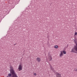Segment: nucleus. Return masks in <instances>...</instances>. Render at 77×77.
Instances as JSON below:
<instances>
[{"instance_id":"12","label":"nucleus","mask_w":77,"mask_h":77,"mask_svg":"<svg viewBox=\"0 0 77 77\" xmlns=\"http://www.w3.org/2000/svg\"><path fill=\"white\" fill-rule=\"evenodd\" d=\"M74 71H77V69H74Z\"/></svg>"},{"instance_id":"9","label":"nucleus","mask_w":77,"mask_h":77,"mask_svg":"<svg viewBox=\"0 0 77 77\" xmlns=\"http://www.w3.org/2000/svg\"><path fill=\"white\" fill-rule=\"evenodd\" d=\"M63 53L64 54H66V51H63Z\"/></svg>"},{"instance_id":"1","label":"nucleus","mask_w":77,"mask_h":77,"mask_svg":"<svg viewBox=\"0 0 77 77\" xmlns=\"http://www.w3.org/2000/svg\"><path fill=\"white\" fill-rule=\"evenodd\" d=\"M10 73L11 74L12 76L11 77H18L16 74V73L14 71V69L12 66H10Z\"/></svg>"},{"instance_id":"2","label":"nucleus","mask_w":77,"mask_h":77,"mask_svg":"<svg viewBox=\"0 0 77 77\" xmlns=\"http://www.w3.org/2000/svg\"><path fill=\"white\" fill-rule=\"evenodd\" d=\"M18 69L19 71H21V70H22V66L21 65H19V66Z\"/></svg>"},{"instance_id":"8","label":"nucleus","mask_w":77,"mask_h":77,"mask_svg":"<svg viewBox=\"0 0 77 77\" xmlns=\"http://www.w3.org/2000/svg\"><path fill=\"white\" fill-rule=\"evenodd\" d=\"M54 48H58V46L57 45H56L54 46Z\"/></svg>"},{"instance_id":"10","label":"nucleus","mask_w":77,"mask_h":77,"mask_svg":"<svg viewBox=\"0 0 77 77\" xmlns=\"http://www.w3.org/2000/svg\"><path fill=\"white\" fill-rule=\"evenodd\" d=\"M75 43L76 44V45H77V42L76 41H74Z\"/></svg>"},{"instance_id":"14","label":"nucleus","mask_w":77,"mask_h":77,"mask_svg":"<svg viewBox=\"0 0 77 77\" xmlns=\"http://www.w3.org/2000/svg\"><path fill=\"white\" fill-rule=\"evenodd\" d=\"M75 35H77V32H75Z\"/></svg>"},{"instance_id":"15","label":"nucleus","mask_w":77,"mask_h":77,"mask_svg":"<svg viewBox=\"0 0 77 77\" xmlns=\"http://www.w3.org/2000/svg\"><path fill=\"white\" fill-rule=\"evenodd\" d=\"M7 77H9V76L8 75L7 76Z\"/></svg>"},{"instance_id":"11","label":"nucleus","mask_w":77,"mask_h":77,"mask_svg":"<svg viewBox=\"0 0 77 77\" xmlns=\"http://www.w3.org/2000/svg\"><path fill=\"white\" fill-rule=\"evenodd\" d=\"M11 1H9V2L10 4H12V3H13V2H12V3H11Z\"/></svg>"},{"instance_id":"7","label":"nucleus","mask_w":77,"mask_h":77,"mask_svg":"<svg viewBox=\"0 0 77 77\" xmlns=\"http://www.w3.org/2000/svg\"><path fill=\"white\" fill-rule=\"evenodd\" d=\"M8 75L9 76V77H11V76H12V74L11 73H9L8 74Z\"/></svg>"},{"instance_id":"4","label":"nucleus","mask_w":77,"mask_h":77,"mask_svg":"<svg viewBox=\"0 0 77 77\" xmlns=\"http://www.w3.org/2000/svg\"><path fill=\"white\" fill-rule=\"evenodd\" d=\"M36 60H38V62L40 63V62H41V58H39V57H37L36 58Z\"/></svg>"},{"instance_id":"13","label":"nucleus","mask_w":77,"mask_h":77,"mask_svg":"<svg viewBox=\"0 0 77 77\" xmlns=\"http://www.w3.org/2000/svg\"><path fill=\"white\" fill-rule=\"evenodd\" d=\"M34 75L35 76L36 75V73H34Z\"/></svg>"},{"instance_id":"6","label":"nucleus","mask_w":77,"mask_h":77,"mask_svg":"<svg viewBox=\"0 0 77 77\" xmlns=\"http://www.w3.org/2000/svg\"><path fill=\"white\" fill-rule=\"evenodd\" d=\"M63 56V53H62V52H61V54L60 55V57H61V56Z\"/></svg>"},{"instance_id":"3","label":"nucleus","mask_w":77,"mask_h":77,"mask_svg":"<svg viewBox=\"0 0 77 77\" xmlns=\"http://www.w3.org/2000/svg\"><path fill=\"white\" fill-rule=\"evenodd\" d=\"M50 65L51 70H52L53 72H55V70L54 69V68L52 67V66L50 64Z\"/></svg>"},{"instance_id":"5","label":"nucleus","mask_w":77,"mask_h":77,"mask_svg":"<svg viewBox=\"0 0 77 77\" xmlns=\"http://www.w3.org/2000/svg\"><path fill=\"white\" fill-rule=\"evenodd\" d=\"M49 61H50L52 60V57L51 56L49 57Z\"/></svg>"},{"instance_id":"16","label":"nucleus","mask_w":77,"mask_h":77,"mask_svg":"<svg viewBox=\"0 0 77 77\" xmlns=\"http://www.w3.org/2000/svg\"><path fill=\"white\" fill-rule=\"evenodd\" d=\"M16 44H15L14 45H16Z\"/></svg>"}]
</instances>
